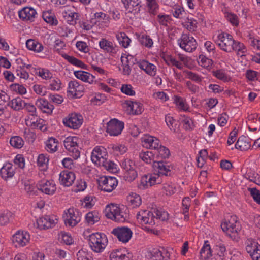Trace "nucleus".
<instances>
[{
  "label": "nucleus",
  "instance_id": "obj_1",
  "mask_svg": "<svg viewBox=\"0 0 260 260\" xmlns=\"http://www.w3.org/2000/svg\"><path fill=\"white\" fill-rule=\"evenodd\" d=\"M215 42L220 49L228 53L236 51L238 53H244L246 51L243 43L235 40L231 35L226 32L219 33L215 39Z\"/></svg>",
  "mask_w": 260,
  "mask_h": 260
},
{
  "label": "nucleus",
  "instance_id": "obj_2",
  "mask_svg": "<svg viewBox=\"0 0 260 260\" xmlns=\"http://www.w3.org/2000/svg\"><path fill=\"white\" fill-rule=\"evenodd\" d=\"M106 149L103 146H96L93 150L91 159L95 165L102 166L107 170L113 171L116 169V164L111 160H107Z\"/></svg>",
  "mask_w": 260,
  "mask_h": 260
},
{
  "label": "nucleus",
  "instance_id": "obj_3",
  "mask_svg": "<svg viewBox=\"0 0 260 260\" xmlns=\"http://www.w3.org/2000/svg\"><path fill=\"white\" fill-rule=\"evenodd\" d=\"M107 236L101 233H93L89 236V244L91 249L95 252L104 251L108 244Z\"/></svg>",
  "mask_w": 260,
  "mask_h": 260
},
{
  "label": "nucleus",
  "instance_id": "obj_4",
  "mask_svg": "<svg viewBox=\"0 0 260 260\" xmlns=\"http://www.w3.org/2000/svg\"><path fill=\"white\" fill-rule=\"evenodd\" d=\"M221 228L232 240H238V232L240 230V226L236 216H231L228 221L222 222Z\"/></svg>",
  "mask_w": 260,
  "mask_h": 260
},
{
  "label": "nucleus",
  "instance_id": "obj_5",
  "mask_svg": "<svg viewBox=\"0 0 260 260\" xmlns=\"http://www.w3.org/2000/svg\"><path fill=\"white\" fill-rule=\"evenodd\" d=\"M105 216L116 222H123L128 217L127 214L122 211L117 205L111 204L106 206L105 209Z\"/></svg>",
  "mask_w": 260,
  "mask_h": 260
},
{
  "label": "nucleus",
  "instance_id": "obj_6",
  "mask_svg": "<svg viewBox=\"0 0 260 260\" xmlns=\"http://www.w3.org/2000/svg\"><path fill=\"white\" fill-rule=\"evenodd\" d=\"M121 167L124 170V177L126 181L131 182L134 181L138 176L136 170L135 162L129 158L124 159L122 161Z\"/></svg>",
  "mask_w": 260,
  "mask_h": 260
},
{
  "label": "nucleus",
  "instance_id": "obj_7",
  "mask_svg": "<svg viewBox=\"0 0 260 260\" xmlns=\"http://www.w3.org/2000/svg\"><path fill=\"white\" fill-rule=\"evenodd\" d=\"M177 42L179 47L187 52H193L197 46L195 39L188 34H182Z\"/></svg>",
  "mask_w": 260,
  "mask_h": 260
},
{
  "label": "nucleus",
  "instance_id": "obj_8",
  "mask_svg": "<svg viewBox=\"0 0 260 260\" xmlns=\"http://www.w3.org/2000/svg\"><path fill=\"white\" fill-rule=\"evenodd\" d=\"M162 182V178L159 176V175L155 173L148 174L142 177L139 187L145 189L152 185L160 184Z\"/></svg>",
  "mask_w": 260,
  "mask_h": 260
},
{
  "label": "nucleus",
  "instance_id": "obj_9",
  "mask_svg": "<svg viewBox=\"0 0 260 260\" xmlns=\"http://www.w3.org/2000/svg\"><path fill=\"white\" fill-rule=\"evenodd\" d=\"M81 215V214L73 208L65 210L63 215L65 224L72 227L75 226L80 221Z\"/></svg>",
  "mask_w": 260,
  "mask_h": 260
},
{
  "label": "nucleus",
  "instance_id": "obj_10",
  "mask_svg": "<svg viewBox=\"0 0 260 260\" xmlns=\"http://www.w3.org/2000/svg\"><path fill=\"white\" fill-rule=\"evenodd\" d=\"M83 118L78 113H72L63 119L64 125L73 129H78L82 124Z\"/></svg>",
  "mask_w": 260,
  "mask_h": 260
},
{
  "label": "nucleus",
  "instance_id": "obj_11",
  "mask_svg": "<svg viewBox=\"0 0 260 260\" xmlns=\"http://www.w3.org/2000/svg\"><path fill=\"white\" fill-rule=\"evenodd\" d=\"M99 187L101 190L106 192H111L115 188L118 184L115 177L103 176L98 180Z\"/></svg>",
  "mask_w": 260,
  "mask_h": 260
},
{
  "label": "nucleus",
  "instance_id": "obj_12",
  "mask_svg": "<svg viewBox=\"0 0 260 260\" xmlns=\"http://www.w3.org/2000/svg\"><path fill=\"white\" fill-rule=\"evenodd\" d=\"M124 126L123 122L113 118L107 122L106 132L110 136H116L121 134Z\"/></svg>",
  "mask_w": 260,
  "mask_h": 260
},
{
  "label": "nucleus",
  "instance_id": "obj_13",
  "mask_svg": "<svg viewBox=\"0 0 260 260\" xmlns=\"http://www.w3.org/2000/svg\"><path fill=\"white\" fill-rule=\"evenodd\" d=\"M154 170L157 172L156 174L159 175L161 178L163 176H170L173 167L168 162L164 161H156L153 164Z\"/></svg>",
  "mask_w": 260,
  "mask_h": 260
},
{
  "label": "nucleus",
  "instance_id": "obj_14",
  "mask_svg": "<svg viewBox=\"0 0 260 260\" xmlns=\"http://www.w3.org/2000/svg\"><path fill=\"white\" fill-rule=\"evenodd\" d=\"M112 234L116 236L120 241L125 243L129 241L133 232L129 228L122 226L114 228L112 231Z\"/></svg>",
  "mask_w": 260,
  "mask_h": 260
},
{
  "label": "nucleus",
  "instance_id": "obj_15",
  "mask_svg": "<svg viewBox=\"0 0 260 260\" xmlns=\"http://www.w3.org/2000/svg\"><path fill=\"white\" fill-rule=\"evenodd\" d=\"M37 187L39 190L48 195L54 194L56 190V184L53 180H42L37 184Z\"/></svg>",
  "mask_w": 260,
  "mask_h": 260
},
{
  "label": "nucleus",
  "instance_id": "obj_16",
  "mask_svg": "<svg viewBox=\"0 0 260 260\" xmlns=\"http://www.w3.org/2000/svg\"><path fill=\"white\" fill-rule=\"evenodd\" d=\"M154 213L147 210H142L137 214V219L139 221L151 226L156 223Z\"/></svg>",
  "mask_w": 260,
  "mask_h": 260
},
{
  "label": "nucleus",
  "instance_id": "obj_17",
  "mask_svg": "<svg viewBox=\"0 0 260 260\" xmlns=\"http://www.w3.org/2000/svg\"><path fill=\"white\" fill-rule=\"evenodd\" d=\"M30 241V235L26 231H18L13 236V242L16 246L24 247Z\"/></svg>",
  "mask_w": 260,
  "mask_h": 260
},
{
  "label": "nucleus",
  "instance_id": "obj_18",
  "mask_svg": "<svg viewBox=\"0 0 260 260\" xmlns=\"http://www.w3.org/2000/svg\"><path fill=\"white\" fill-rule=\"evenodd\" d=\"M100 48L105 52L108 53L113 56L116 54L118 49L117 46L112 42L102 38L99 42Z\"/></svg>",
  "mask_w": 260,
  "mask_h": 260
},
{
  "label": "nucleus",
  "instance_id": "obj_19",
  "mask_svg": "<svg viewBox=\"0 0 260 260\" xmlns=\"http://www.w3.org/2000/svg\"><path fill=\"white\" fill-rule=\"evenodd\" d=\"M37 15L36 10L30 7H24L18 12L19 18L25 21H34Z\"/></svg>",
  "mask_w": 260,
  "mask_h": 260
},
{
  "label": "nucleus",
  "instance_id": "obj_20",
  "mask_svg": "<svg viewBox=\"0 0 260 260\" xmlns=\"http://www.w3.org/2000/svg\"><path fill=\"white\" fill-rule=\"evenodd\" d=\"M150 258L153 260H168L170 258V252L163 247L154 248L150 252Z\"/></svg>",
  "mask_w": 260,
  "mask_h": 260
},
{
  "label": "nucleus",
  "instance_id": "obj_21",
  "mask_svg": "<svg viewBox=\"0 0 260 260\" xmlns=\"http://www.w3.org/2000/svg\"><path fill=\"white\" fill-rule=\"evenodd\" d=\"M75 178V175L73 172L65 170L60 172L59 180L61 184L69 187L72 185Z\"/></svg>",
  "mask_w": 260,
  "mask_h": 260
},
{
  "label": "nucleus",
  "instance_id": "obj_22",
  "mask_svg": "<svg viewBox=\"0 0 260 260\" xmlns=\"http://www.w3.org/2000/svg\"><path fill=\"white\" fill-rule=\"evenodd\" d=\"M56 222V219H53V217L47 215L40 217L37 220L38 226L41 230L52 228L55 226Z\"/></svg>",
  "mask_w": 260,
  "mask_h": 260
},
{
  "label": "nucleus",
  "instance_id": "obj_23",
  "mask_svg": "<svg viewBox=\"0 0 260 260\" xmlns=\"http://www.w3.org/2000/svg\"><path fill=\"white\" fill-rule=\"evenodd\" d=\"M141 142L143 147L148 149L155 150L160 146V141L156 137L149 135L142 138Z\"/></svg>",
  "mask_w": 260,
  "mask_h": 260
},
{
  "label": "nucleus",
  "instance_id": "obj_24",
  "mask_svg": "<svg viewBox=\"0 0 260 260\" xmlns=\"http://www.w3.org/2000/svg\"><path fill=\"white\" fill-rule=\"evenodd\" d=\"M83 90V86L80 85L77 81L74 80L69 82L68 92L71 93L73 96L76 98L81 96Z\"/></svg>",
  "mask_w": 260,
  "mask_h": 260
},
{
  "label": "nucleus",
  "instance_id": "obj_25",
  "mask_svg": "<svg viewBox=\"0 0 260 260\" xmlns=\"http://www.w3.org/2000/svg\"><path fill=\"white\" fill-rule=\"evenodd\" d=\"M124 8L129 12L138 13L141 8L140 0H121Z\"/></svg>",
  "mask_w": 260,
  "mask_h": 260
},
{
  "label": "nucleus",
  "instance_id": "obj_26",
  "mask_svg": "<svg viewBox=\"0 0 260 260\" xmlns=\"http://www.w3.org/2000/svg\"><path fill=\"white\" fill-rule=\"evenodd\" d=\"M137 64L141 70H144L148 75L154 76L156 74V67L154 64L149 62L148 61L143 60L138 62Z\"/></svg>",
  "mask_w": 260,
  "mask_h": 260
},
{
  "label": "nucleus",
  "instance_id": "obj_27",
  "mask_svg": "<svg viewBox=\"0 0 260 260\" xmlns=\"http://www.w3.org/2000/svg\"><path fill=\"white\" fill-rule=\"evenodd\" d=\"M36 105L39 109L42 111L43 112L47 114H51L54 108L53 105L49 103L47 100L43 98L37 99L36 101Z\"/></svg>",
  "mask_w": 260,
  "mask_h": 260
},
{
  "label": "nucleus",
  "instance_id": "obj_28",
  "mask_svg": "<svg viewBox=\"0 0 260 260\" xmlns=\"http://www.w3.org/2000/svg\"><path fill=\"white\" fill-rule=\"evenodd\" d=\"M125 104L127 106V110L130 114L138 115L143 111V105L139 102L127 101L125 102Z\"/></svg>",
  "mask_w": 260,
  "mask_h": 260
},
{
  "label": "nucleus",
  "instance_id": "obj_29",
  "mask_svg": "<svg viewBox=\"0 0 260 260\" xmlns=\"http://www.w3.org/2000/svg\"><path fill=\"white\" fill-rule=\"evenodd\" d=\"M246 250L252 257L254 254L260 251V245L251 238L247 239L245 241Z\"/></svg>",
  "mask_w": 260,
  "mask_h": 260
},
{
  "label": "nucleus",
  "instance_id": "obj_30",
  "mask_svg": "<svg viewBox=\"0 0 260 260\" xmlns=\"http://www.w3.org/2000/svg\"><path fill=\"white\" fill-rule=\"evenodd\" d=\"M74 74L77 78L85 82L92 84L95 81V76L87 72L77 71L74 72Z\"/></svg>",
  "mask_w": 260,
  "mask_h": 260
},
{
  "label": "nucleus",
  "instance_id": "obj_31",
  "mask_svg": "<svg viewBox=\"0 0 260 260\" xmlns=\"http://www.w3.org/2000/svg\"><path fill=\"white\" fill-rule=\"evenodd\" d=\"M14 174V169L11 163H6L1 168V177L5 180L12 178Z\"/></svg>",
  "mask_w": 260,
  "mask_h": 260
},
{
  "label": "nucleus",
  "instance_id": "obj_32",
  "mask_svg": "<svg viewBox=\"0 0 260 260\" xmlns=\"http://www.w3.org/2000/svg\"><path fill=\"white\" fill-rule=\"evenodd\" d=\"M250 146L249 138L244 136L240 137L235 144V148L241 151H246Z\"/></svg>",
  "mask_w": 260,
  "mask_h": 260
},
{
  "label": "nucleus",
  "instance_id": "obj_33",
  "mask_svg": "<svg viewBox=\"0 0 260 260\" xmlns=\"http://www.w3.org/2000/svg\"><path fill=\"white\" fill-rule=\"evenodd\" d=\"M26 45L29 50L34 51L36 53L42 52L44 49V46L41 43L33 39L27 40Z\"/></svg>",
  "mask_w": 260,
  "mask_h": 260
},
{
  "label": "nucleus",
  "instance_id": "obj_34",
  "mask_svg": "<svg viewBox=\"0 0 260 260\" xmlns=\"http://www.w3.org/2000/svg\"><path fill=\"white\" fill-rule=\"evenodd\" d=\"M128 205L133 208L139 207L142 203L141 197L135 193H132L127 197Z\"/></svg>",
  "mask_w": 260,
  "mask_h": 260
},
{
  "label": "nucleus",
  "instance_id": "obj_35",
  "mask_svg": "<svg viewBox=\"0 0 260 260\" xmlns=\"http://www.w3.org/2000/svg\"><path fill=\"white\" fill-rule=\"evenodd\" d=\"M45 149L49 153H54L57 150L58 141L53 138H49L45 142Z\"/></svg>",
  "mask_w": 260,
  "mask_h": 260
},
{
  "label": "nucleus",
  "instance_id": "obj_36",
  "mask_svg": "<svg viewBox=\"0 0 260 260\" xmlns=\"http://www.w3.org/2000/svg\"><path fill=\"white\" fill-rule=\"evenodd\" d=\"M110 260H131L129 254L123 253L121 250L115 249L111 252L110 254Z\"/></svg>",
  "mask_w": 260,
  "mask_h": 260
},
{
  "label": "nucleus",
  "instance_id": "obj_37",
  "mask_svg": "<svg viewBox=\"0 0 260 260\" xmlns=\"http://www.w3.org/2000/svg\"><path fill=\"white\" fill-rule=\"evenodd\" d=\"M17 63L21 64L17 67L16 69V74L21 79L27 80L29 78V74L26 71L24 70L25 63L22 62V59L19 58L17 59Z\"/></svg>",
  "mask_w": 260,
  "mask_h": 260
},
{
  "label": "nucleus",
  "instance_id": "obj_38",
  "mask_svg": "<svg viewBox=\"0 0 260 260\" xmlns=\"http://www.w3.org/2000/svg\"><path fill=\"white\" fill-rule=\"evenodd\" d=\"M49 156L47 154H40L37 158V164L42 170L46 171L48 169Z\"/></svg>",
  "mask_w": 260,
  "mask_h": 260
},
{
  "label": "nucleus",
  "instance_id": "obj_39",
  "mask_svg": "<svg viewBox=\"0 0 260 260\" xmlns=\"http://www.w3.org/2000/svg\"><path fill=\"white\" fill-rule=\"evenodd\" d=\"M200 259L206 260L212 255L210 246L208 241H206L200 252Z\"/></svg>",
  "mask_w": 260,
  "mask_h": 260
},
{
  "label": "nucleus",
  "instance_id": "obj_40",
  "mask_svg": "<svg viewBox=\"0 0 260 260\" xmlns=\"http://www.w3.org/2000/svg\"><path fill=\"white\" fill-rule=\"evenodd\" d=\"M129 57L132 58V56L127 55L126 54H122L121 56V61L123 66V73L125 75H129L131 72Z\"/></svg>",
  "mask_w": 260,
  "mask_h": 260
},
{
  "label": "nucleus",
  "instance_id": "obj_41",
  "mask_svg": "<svg viewBox=\"0 0 260 260\" xmlns=\"http://www.w3.org/2000/svg\"><path fill=\"white\" fill-rule=\"evenodd\" d=\"M42 17L45 22L51 25H56L58 24V21L52 10L44 12L43 13Z\"/></svg>",
  "mask_w": 260,
  "mask_h": 260
},
{
  "label": "nucleus",
  "instance_id": "obj_42",
  "mask_svg": "<svg viewBox=\"0 0 260 260\" xmlns=\"http://www.w3.org/2000/svg\"><path fill=\"white\" fill-rule=\"evenodd\" d=\"M116 37L119 44L123 47L126 48L129 46L131 40L125 33L123 32H118L116 34Z\"/></svg>",
  "mask_w": 260,
  "mask_h": 260
},
{
  "label": "nucleus",
  "instance_id": "obj_43",
  "mask_svg": "<svg viewBox=\"0 0 260 260\" xmlns=\"http://www.w3.org/2000/svg\"><path fill=\"white\" fill-rule=\"evenodd\" d=\"M183 73L185 75L186 77L198 84H200L203 80V78L199 74L192 72V71L185 70Z\"/></svg>",
  "mask_w": 260,
  "mask_h": 260
},
{
  "label": "nucleus",
  "instance_id": "obj_44",
  "mask_svg": "<svg viewBox=\"0 0 260 260\" xmlns=\"http://www.w3.org/2000/svg\"><path fill=\"white\" fill-rule=\"evenodd\" d=\"M79 139L77 137H68L64 140V145L67 150L78 145Z\"/></svg>",
  "mask_w": 260,
  "mask_h": 260
},
{
  "label": "nucleus",
  "instance_id": "obj_45",
  "mask_svg": "<svg viewBox=\"0 0 260 260\" xmlns=\"http://www.w3.org/2000/svg\"><path fill=\"white\" fill-rule=\"evenodd\" d=\"M58 240L61 243L70 245L73 243V239L70 234L65 232H61L58 234Z\"/></svg>",
  "mask_w": 260,
  "mask_h": 260
},
{
  "label": "nucleus",
  "instance_id": "obj_46",
  "mask_svg": "<svg viewBox=\"0 0 260 260\" xmlns=\"http://www.w3.org/2000/svg\"><path fill=\"white\" fill-rule=\"evenodd\" d=\"M100 219L99 214L98 212L94 211L88 213L86 216V220L88 224L93 225L98 222Z\"/></svg>",
  "mask_w": 260,
  "mask_h": 260
},
{
  "label": "nucleus",
  "instance_id": "obj_47",
  "mask_svg": "<svg viewBox=\"0 0 260 260\" xmlns=\"http://www.w3.org/2000/svg\"><path fill=\"white\" fill-rule=\"evenodd\" d=\"M166 63L169 66H175L178 69H183V63L172 56H168L164 58Z\"/></svg>",
  "mask_w": 260,
  "mask_h": 260
},
{
  "label": "nucleus",
  "instance_id": "obj_48",
  "mask_svg": "<svg viewBox=\"0 0 260 260\" xmlns=\"http://www.w3.org/2000/svg\"><path fill=\"white\" fill-rule=\"evenodd\" d=\"M146 5L149 13L155 15L159 9V5L156 0H146Z\"/></svg>",
  "mask_w": 260,
  "mask_h": 260
},
{
  "label": "nucleus",
  "instance_id": "obj_49",
  "mask_svg": "<svg viewBox=\"0 0 260 260\" xmlns=\"http://www.w3.org/2000/svg\"><path fill=\"white\" fill-rule=\"evenodd\" d=\"M24 105H25V102L20 97L11 100L10 105L11 107L15 110H19L23 109Z\"/></svg>",
  "mask_w": 260,
  "mask_h": 260
},
{
  "label": "nucleus",
  "instance_id": "obj_50",
  "mask_svg": "<svg viewBox=\"0 0 260 260\" xmlns=\"http://www.w3.org/2000/svg\"><path fill=\"white\" fill-rule=\"evenodd\" d=\"M92 19L95 20V23H96V22H106L109 21L110 17L106 13L100 12L94 13Z\"/></svg>",
  "mask_w": 260,
  "mask_h": 260
},
{
  "label": "nucleus",
  "instance_id": "obj_51",
  "mask_svg": "<svg viewBox=\"0 0 260 260\" xmlns=\"http://www.w3.org/2000/svg\"><path fill=\"white\" fill-rule=\"evenodd\" d=\"M10 143L13 147L20 149L23 146L24 142L21 137L13 136L10 139Z\"/></svg>",
  "mask_w": 260,
  "mask_h": 260
},
{
  "label": "nucleus",
  "instance_id": "obj_52",
  "mask_svg": "<svg viewBox=\"0 0 260 260\" xmlns=\"http://www.w3.org/2000/svg\"><path fill=\"white\" fill-rule=\"evenodd\" d=\"M139 157L147 164L154 162V155L150 151L141 152L139 154Z\"/></svg>",
  "mask_w": 260,
  "mask_h": 260
},
{
  "label": "nucleus",
  "instance_id": "obj_53",
  "mask_svg": "<svg viewBox=\"0 0 260 260\" xmlns=\"http://www.w3.org/2000/svg\"><path fill=\"white\" fill-rule=\"evenodd\" d=\"M213 75L217 79L224 82L230 80V77L225 73L223 70H217L212 72Z\"/></svg>",
  "mask_w": 260,
  "mask_h": 260
},
{
  "label": "nucleus",
  "instance_id": "obj_54",
  "mask_svg": "<svg viewBox=\"0 0 260 260\" xmlns=\"http://www.w3.org/2000/svg\"><path fill=\"white\" fill-rule=\"evenodd\" d=\"M63 56L68 61L74 66L81 67L82 68H84V66H85L81 60H79L78 59L72 56H69L68 55L65 54Z\"/></svg>",
  "mask_w": 260,
  "mask_h": 260
},
{
  "label": "nucleus",
  "instance_id": "obj_55",
  "mask_svg": "<svg viewBox=\"0 0 260 260\" xmlns=\"http://www.w3.org/2000/svg\"><path fill=\"white\" fill-rule=\"evenodd\" d=\"M13 214L10 211L5 210L1 214V225H6L12 219Z\"/></svg>",
  "mask_w": 260,
  "mask_h": 260
},
{
  "label": "nucleus",
  "instance_id": "obj_56",
  "mask_svg": "<svg viewBox=\"0 0 260 260\" xmlns=\"http://www.w3.org/2000/svg\"><path fill=\"white\" fill-rule=\"evenodd\" d=\"M154 214L155 217V221L157 219L165 221L168 219V213L162 209H155L154 210Z\"/></svg>",
  "mask_w": 260,
  "mask_h": 260
},
{
  "label": "nucleus",
  "instance_id": "obj_57",
  "mask_svg": "<svg viewBox=\"0 0 260 260\" xmlns=\"http://www.w3.org/2000/svg\"><path fill=\"white\" fill-rule=\"evenodd\" d=\"M197 21L194 19L187 18V21L184 23L183 26L188 31L192 32L196 31L197 28Z\"/></svg>",
  "mask_w": 260,
  "mask_h": 260
},
{
  "label": "nucleus",
  "instance_id": "obj_58",
  "mask_svg": "<svg viewBox=\"0 0 260 260\" xmlns=\"http://www.w3.org/2000/svg\"><path fill=\"white\" fill-rule=\"evenodd\" d=\"M139 40L142 45L148 48L151 47L153 44L152 39L147 35H143L140 36Z\"/></svg>",
  "mask_w": 260,
  "mask_h": 260
},
{
  "label": "nucleus",
  "instance_id": "obj_59",
  "mask_svg": "<svg viewBox=\"0 0 260 260\" xmlns=\"http://www.w3.org/2000/svg\"><path fill=\"white\" fill-rule=\"evenodd\" d=\"M157 21L160 25L167 26L171 21V16L169 15L159 14L157 16Z\"/></svg>",
  "mask_w": 260,
  "mask_h": 260
},
{
  "label": "nucleus",
  "instance_id": "obj_60",
  "mask_svg": "<svg viewBox=\"0 0 260 260\" xmlns=\"http://www.w3.org/2000/svg\"><path fill=\"white\" fill-rule=\"evenodd\" d=\"M182 123L184 128L186 130L190 131L194 127L193 120L188 117H184Z\"/></svg>",
  "mask_w": 260,
  "mask_h": 260
},
{
  "label": "nucleus",
  "instance_id": "obj_61",
  "mask_svg": "<svg viewBox=\"0 0 260 260\" xmlns=\"http://www.w3.org/2000/svg\"><path fill=\"white\" fill-rule=\"evenodd\" d=\"M61 83L58 78L51 79L49 88L52 90H59L61 88Z\"/></svg>",
  "mask_w": 260,
  "mask_h": 260
},
{
  "label": "nucleus",
  "instance_id": "obj_62",
  "mask_svg": "<svg viewBox=\"0 0 260 260\" xmlns=\"http://www.w3.org/2000/svg\"><path fill=\"white\" fill-rule=\"evenodd\" d=\"M165 121L169 128L171 131H175L176 120L170 114L166 115Z\"/></svg>",
  "mask_w": 260,
  "mask_h": 260
},
{
  "label": "nucleus",
  "instance_id": "obj_63",
  "mask_svg": "<svg viewBox=\"0 0 260 260\" xmlns=\"http://www.w3.org/2000/svg\"><path fill=\"white\" fill-rule=\"evenodd\" d=\"M34 92L39 95L43 96L47 93L46 87L43 85L35 84L32 87Z\"/></svg>",
  "mask_w": 260,
  "mask_h": 260
},
{
  "label": "nucleus",
  "instance_id": "obj_64",
  "mask_svg": "<svg viewBox=\"0 0 260 260\" xmlns=\"http://www.w3.org/2000/svg\"><path fill=\"white\" fill-rule=\"evenodd\" d=\"M248 190L250 191L251 197L253 198L254 201L260 205V190L257 189L256 188H249Z\"/></svg>",
  "mask_w": 260,
  "mask_h": 260
}]
</instances>
